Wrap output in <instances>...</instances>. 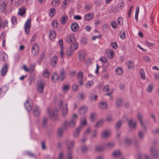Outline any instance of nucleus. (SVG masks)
<instances>
[{
    "label": "nucleus",
    "instance_id": "nucleus-1",
    "mask_svg": "<svg viewBox=\"0 0 159 159\" xmlns=\"http://www.w3.org/2000/svg\"><path fill=\"white\" fill-rule=\"evenodd\" d=\"M58 106L60 110L61 111L62 116L64 117H66L68 111L67 103L61 100L59 102Z\"/></svg>",
    "mask_w": 159,
    "mask_h": 159
},
{
    "label": "nucleus",
    "instance_id": "nucleus-2",
    "mask_svg": "<svg viewBox=\"0 0 159 159\" xmlns=\"http://www.w3.org/2000/svg\"><path fill=\"white\" fill-rule=\"evenodd\" d=\"M76 120L75 118H71L69 122L66 121L64 123V127L66 129L69 127H73L75 126Z\"/></svg>",
    "mask_w": 159,
    "mask_h": 159
},
{
    "label": "nucleus",
    "instance_id": "nucleus-3",
    "mask_svg": "<svg viewBox=\"0 0 159 159\" xmlns=\"http://www.w3.org/2000/svg\"><path fill=\"white\" fill-rule=\"evenodd\" d=\"M47 112L50 117L54 119L57 118L58 115V110L57 108H54L52 111H51L50 109H48Z\"/></svg>",
    "mask_w": 159,
    "mask_h": 159
},
{
    "label": "nucleus",
    "instance_id": "nucleus-4",
    "mask_svg": "<svg viewBox=\"0 0 159 159\" xmlns=\"http://www.w3.org/2000/svg\"><path fill=\"white\" fill-rule=\"evenodd\" d=\"M150 152L151 155L154 157H157L159 156L158 149L155 146H152L150 148Z\"/></svg>",
    "mask_w": 159,
    "mask_h": 159
},
{
    "label": "nucleus",
    "instance_id": "nucleus-5",
    "mask_svg": "<svg viewBox=\"0 0 159 159\" xmlns=\"http://www.w3.org/2000/svg\"><path fill=\"white\" fill-rule=\"evenodd\" d=\"M39 52V45L36 44L33 46L31 50V52L34 56H37Z\"/></svg>",
    "mask_w": 159,
    "mask_h": 159
},
{
    "label": "nucleus",
    "instance_id": "nucleus-6",
    "mask_svg": "<svg viewBox=\"0 0 159 159\" xmlns=\"http://www.w3.org/2000/svg\"><path fill=\"white\" fill-rule=\"evenodd\" d=\"M45 86V84L43 82H42L38 84L37 91L40 93H42L44 91V89Z\"/></svg>",
    "mask_w": 159,
    "mask_h": 159
},
{
    "label": "nucleus",
    "instance_id": "nucleus-7",
    "mask_svg": "<svg viewBox=\"0 0 159 159\" xmlns=\"http://www.w3.org/2000/svg\"><path fill=\"white\" fill-rule=\"evenodd\" d=\"M31 20L28 18L25 25V29L26 32L28 34L30 32L31 25Z\"/></svg>",
    "mask_w": 159,
    "mask_h": 159
},
{
    "label": "nucleus",
    "instance_id": "nucleus-8",
    "mask_svg": "<svg viewBox=\"0 0 159 159\" xmlns=\"http://www.w3.org/2000/svg\"><path fill=\"white\" fill-rule=\"evenodd\" d=\"M66 40L68 43H73L75 42V38L73 34H70L67 37Z\"/></svg>",
    "mask_w": 159,
    "mask_h": 159
},
{
    "label": "nucleus",
    "instance_id": "nucleus-9",
    "mask_svg": "<svg viewBox=\"0 0 159 159\" xmlns=\"http://www.w3.org/2000/svg\"><path fill=\"white\" fill-rule=\"evenodd\" d=\"M8 65L7 64H4V66L0 70V75L2 76H4L7 71Z\"/></svg>",
    "mask_w": 159,
    "mask_h": 159
},
{
    "label": "nucleus",
    "instance_id": "nucleus-10",
    "mask_svg": "<svg viewBox=\"0 0 159 159\" xmlns=\"http://www.w3.org/2000/svg\"><path fill=\"white\" fill-rule=\"evenodd\" d=\"M110 131L104 130L102 132L101 136L102 138L106 139L110 136Z\"/></svg>",
    "mask_w": 159,
    "mask_h": 159
},
{
    "label": "nucleus",
    "instance_id": "nucleus-11",
    "mask_svg": "<svg viewBox=\"0 0 159 159\" xmlns=\"http://www.w3.org/2000/svg\"><path fill=\"white\" fill-rule=\"evenodd\" d=\"M8 88L6 86L2 87L0 89V97H3L7 91Z\"/></svg>",
    "mask_w": 159,
    "mask_h": 159
},
{
    "label": "nucleus",
    "instance_id": "nucleus-12",
    "mask_svg": "<svg viewBox=\"0 0 159 159\" xmlns=\"http://www.w3.org/2000/svg\"><path fill=\"white\" fill-rule=\"evenodd\" d=\"M67 143L68 144L67 148L69 150H71L73 148L74 145V142L72 141L67 140L66 141Z\"/></svg>",
    "mask_w": 159,
    "mask_h": 159
},
{
    "label": "nucleus",
    "instance_id": "nucleus-13",
    "mask_svg": "<svg viewBox=\"0 0 159 159\" xmlns=\"http://www.w3.org/2000/svg\"><path fill=\"white\" fill-rule=\"evenodd\" d=\"M0 11L2 13L5 12L6 14H7V11L6 12V4L3 1L0 2Z\"/></svg>",
    "mask_w": 159,
    "mask_h": 159
},
{
    "label": "nucleus",
    "instance_id": "nucleus-14",
    "mask_svg": "<svg viewBox=\"0 0 159 159\" xmlns=\"http://www.w3.org/2000/svg\"><path fill=\"white\" fill-rule=\"evenodd\" d=\"M56 36V34L55 31L53 30H51L49 33L50 39L52 40H53L55 38Z\"/></svg>",
    "mask_w": 159,
    "mask_h": 159
},
{
    "label": "nucleus",
    "instance_id": "nucleus-15",
    "mask_svg": "<svg viewBox=\"0 0 159 159\" xmlns=\"http://www.w3.org/2000/svg\"><path fill=\"white\" fill-rule=\"evenodd\" d=\"M82 127L81 126H80L78 127L74 133V137H77L79 136L80 132L82 130Z\"/></svg>",
    "mask_w": 159,
    "mask_h": 159
},
{
    "label": "nucleus",
    "instance_id": "nucleus-16",
    "mask_svg": "<svg viewBox=\"0 0 159 159\" xmlns=\"http://www.w3.org/2000/svg\"><path fill=\"white\" fill-rule=\"evenodd\" d=\"M25 106L28 111H30L32 108V103L31 102L30 103L27 100L25 103Z\"/></svg>",
    "mask_w": 159,
    "mask_h": 159
},
{
    "label": "nucleus",
    "instance_id": "nucleus-17",
    "mask_svg": "<svg viewBox=\"0 0 159 159\" xmlns=\"http://www.w3.org/2000/svg\"><path fill=\"white\" fill-rule=\"evenodd\" d=\"M80 123L81 126L83 127L87 124L86 118L85 116H83L80 119Z\"/></svg>",
    "mask_w": 159,
    "mask_h": 159
},
{
    "label": "nucleus",
    "instance_id": "nucleus-18",
    "mask_svg": "<svg viewBox=\"0 0 159 159\" xmlns=\"http://www.w3.org/2000/svg\"><path fill=\"white\" fill-rule=\"evenodd\" d=\"M40 112V111L39 108L37 106H35L33 111L34 115L36 116H38L39 115Z\"/></svg>",
    "mask_w": 159,
    "mask_h": 159
},
{
    "label": "nucleus",
    "instance_id": "nucleus-19",
    "mask_svg": "<svg viewBox=\"0 0 159 159\" xmlns=\"http://www.w3.org/2000/svg\"><path fill=\"white\" fill-rule=\"evenodd\" d=\"M58 61V57L56 56H54L52 60L51 65L52 67H55Z\"/></svg>",
    "mask_w": 159,
    "mask_h": 159
},
{
    "label": "nucleus",
    "instance_id": "nucleus-20",
    "mask_svg": "<svg viewBox=\"0 0 159 159\" xmlns=\"http://www.w3.org/2000/svg\"><path fill=\"white\" fill-rule=\"evenodd\" d=\"M129 125L131 128H135L136 126V122L132 120H130L129 122Z\"/></svg>",
    "mask_w": 159,
    "mask_h": 159
},
{
    "label": "nucleus",
    "instance_id": "nucleus-21",
    "mask_svg": "<svg viewBox=\"0 0 159 159\" xmlns=\"http://www.w3.org/2000/svg\"><path fill=\"white\" fill-rule=\"evenodd\" d=\"M22 68L25 72L30 73L32 72L34 69V67H30L29 68H28L25 65L23 66Z\"/></svg>",
    "mask_w": 159,
    "mask_h": 159
},
{
    "label": "nucleus",
    "instance_id": "nucleus-22",
    "mask_svg": "<svg viewBox=\"0 0 159 159\" xmlns=\"http://www.w3.org/2000/svg\"><path fill=\"white\" fill-rule=\"evenodd\" d=\"M87 110L88 109L86 107H82L79 110V113L80 115H83L85 113Z\"/></svg>",
    "mask_w": 159,
    "mask_h": 159
},
{
    "label": "nucleus",
    "instance_id": "nucleus-23",
    "mask_svg": "<svg viewBox=\"0 0 159 159\" xmlns=\"http://www.w3.org/2000/svg\"><path fill=\"white\" fill-rule=\"evenodd\" d=\"M79 29L78 24L76 23L73 24L71 25V29L74 32H76Z\"/></svg>",
    "mask_w": 159,
    "mask_h": 159
},
{
    "label": "nucleus",
    "instance_id": "nucleus-24",
    "mask_svg": "<svg viewBox=\"0 0 159 159\" xmlns=\"http://www.w3.org/2000/svg\"><path fill=\"white\" fill-rule=\"evenodd\" d=\"M99 107L102 109H105L107 108V105L106 102H102L99 104Z\"/></svg>",
    "mask_w": 159,
    "mask_h": 159
},
{
    "label": "nucleus",
    "instance_id": "nucleus-25",
    "mask_svg": "<svg viewBox=\"0 0 159 159\" xmlns=\"http://www.w3.org/2000/svg\"><path fill=\"white\" fill-rule=\"evenodd\" d=\"M73 44L71 45L70 48V50L72 51H74L77 49L78 47V43L76 42L73 43Z\"/></svg>",
    "mask_w": 159,
    "mask_h": 159
},
{
    "label": "nucleus",
    "instance_id": "nucleus-26",
    "mask_svg": "<svg viewBox=\"0 0 159 159\" xmlns=\"http://www.w3.org/2000/svg\"><path fill=\"white\" fill-rule=\"evenodd\" d=\"M137 118L138 120L140 121L141 125L143 126L144 128H145V127L142 121L143 116L140 113H138L137 114Z\"/></svg>",
    "mask_w": 159,
    "mask_h": 159
},
{
    "label": "nucleus",
    "instance_id": "nucleus-27",
    "mask_svg": "<svg viewBox=\"0 0 159 159\" xmlns=\"http://www.w3.org/2000/svg\"><path fill=\"white\" fill-rule=\"evenodd\" d=\"M67 20V17L66 15H63L60 18V22L61 24L64 25L66 23Z\"/></svg>",
    "mask_w": 159,
    "mask_h": 159
},
{
    "label": "nucleus",
    "instance_id": "nucleus-28",
    "mask_svg": "<svg viewBox=\"0 0 159 159\" xmlns=\"http://www.w3.org/2000/svg\"><path fill=\"white\" fill-rule=\"evenodd\" d=\"M58 75L57 73H54L52 74V80L53 82H56L58 80Z\"/></svg>",
    "mask_w": 159,
    "mask_h": 159
},
{
    "label": "nucleus",
    "instance_id": "nucleus-29",
    "mask_svg": "<svg viewBox=\"0 0 159 159\" xmlns=\"http://www.w3.org/2000/svg\"><path fill=\"white\" fill-rule=\"evenodd\" d=\"M60 80L62 81L64 78H65V72L64 70L63 69H61L60 71Z\"/></svg>",
    "mask_w": 159,
    "mask_h": 159
},
{
    "label": "nucleus",
    "instance_id": "nucleus-30",
    "mask_svg": "<svg viewBox=\"0 0 159 159\" xmlns=\"http://www.w3.org/2000/svg\"><path fill=\"white\" fill-rule=\"evenodd\" d=\"M112 155L114 157L117 158L121 155V152L119 150H115L113 152Z\"/></svg>",
    "mask_w": 159,
    "mask_h": 159
},
{
    "label": "nucleus",
    "instance_id": "nucleus-31",
    "mask_svg": "<svg viewBox=\"0 0 159 159\" xmlns=\"http://www.w3.org/2000/svg\"><path fill=\"white\" fill-rule=\"evenodd\" d=\"M93 16V14L89 13L85 15L84 19L86 20H91Z\"/></svg>",
    "mask_w": 159,
    "mask_h": 159
},
{
    "label": "nucleus",
    "instance_id": "nucleus-32",
    "mask_svg": "<svg viewBox=\"0 0 159 159\" xmlns=\"http://www.w3.org/2000/svg\"><path fill=\"white\" fill-rule=\"evenodd\" d=\"M50 73L48 69H46L43 71V75L45 78H48L50 76Z\"/></svg>",
    "mask_w": 159,
    "mask_h": 159
},
{
    "label": "nucleus",
    "instance_id": "nucleus-33",
    "mask_svg": "<svg viewBox=\"0 0 159 159\" xmlns=\"http://www.w3.org/2000/svg\"><path fill=\"white\" fill-rule=\"evenodd\" d=\"M106 119V121L108 123L112 122L114 120L112 116L110 115L107 116Z\"/></svg>",
    "mask_w": 159,
    "mask_h": 159
},
{
    "label": "nucleus",
    "instance_id": "nucleus-34",
    "mask_svg": "<svg viewBox=\"0 0 159 159\" xmlns=\"http://www.w3.org/2000/svg\"><path fill=\"white\" fill-rule=\"evenodd\" d=\"M115 72L117 75H121L123 73V70L121 67H118L116 69Z\"/></svg>",
    "mask_w": 159,
    "mask_h": 159
},
{
    "label": "nucleus",
    "instance_id": "nucleus-35",
    "mask_svg": "<svg viewBox=\"0 0 159 159\" xmlns=\"http://www.w3.org/2000/svg\"><path fill=\"white\" fill-rule=\"evenodd\" d=\"M115 146L114 143L113 142H111L108 143L106 145L105 147L108 149H110L113 148Z\"/></svg>",
    "mask_w": 159,
    "mask_h": 159
},
{
    "label": "nucleus",
    "instance_id": "nucleus-36",
    "mask_svg": "<svg viewBox=\"0 0 159 159\" xmlns=\"http://www.w3.org/2000/svg\"><path fill=\"white\" fill-rule=\"evenodd\" d=\"M103 120H101L98 121L95 125L96 128H99L103 124Z\"/></svg>",
    "mask_w": 159,
    "mask_h": 159
},
{
    "label": "nucleus",
    "instance_id": "nucleus-37",
    "mask_svg": "<svg viewBox=\"0 0 159 159\" xmlns=\"http://www.w3.org/2000/svg\"><path fill=\"white\" fill-rule=\"evenodd\" d=\"M0 58L3 61H5L7 59V56L5 53L3 52L1 55Z\"/></svg>",
    "mask_w": 159,
    "mask_h": 159
},
{
    "label": "nucleus",
    "instance_id": "nucleus-38",
    "mask_svg": "<svg viewBox=\"0 0 159 159\" xmlns=\"http://www.w3.org/2000/svg\"><path fill=\"white\" fill-rule=\"evenodd\" d=\"M60 0H53L52 2V4L53 6L56 7L60 4Z\"/></svg>",
    "mask_w": 159,
    "mask_h": 159
},
{
    "label": "nucleus",
    "instance_id": "nucleus-39",
    "mask_svg": "<svg viewBox=\"0 0 159 159\" xmlns=\"http://www.w3.org/2000/svg\"><path fill=\"white\" fill-rule=\"evenodd\" d=\"M25 13V8L24 7H22L19 9L18 14L19 15L22 16Z\"/></svg>",
    "mask_w": 159,
    "mask_h": 159
},
{
    "label": "nucleus",
    "instance_id": "nucleus-40",
    "mask_svg": "<svg viewBox=\"0 0 159 159\" xmlns=\"http://www.w3.org/2000/svg\"><path fill=\"white\" fill-rule=\"evenodd\" d=\"M116 106L117 107H120L122 105V100L120 98L118 99L116 101Z\"/></svg>",
    "mask_w": 159,
    "mask_h": 159
},
{
    "label": "nucleus",
    "instance_id": "nucleus-41",
    "mask_svg": "<svg viewBox=\"0 0 159 159\" xmlns=\"http://www.w3.org/2000/svg\"><path fill=\"white\" fill-rule=\"evenodd\" d=\"M140 74L141 78L143 80H145L146 79V76L145 72L143 69H141L140 71Z\"/></svg>",
    "mask_w": 159,
    "mask_h": 159
},
{
    "label": "nucleus",
    "instance_id": "nucleus-42",
    "mask_svg": "<svg viewBox=\"0 0 159 159\" xmlns=\"http://www.w3.org/2000/svg\"><path fill=\"white\" fill-rule=\"evenodd\" d=\"M93 82L92 81H89L87 82L85 84V86L87 88H90L93 85Z\"/></svg>",
    "mask_w": 159,
    "mask_h": 159
},
{
    "label": "nucleus",
    "instance_id": "nucleus-43",
    "mask_svg": "<svg viewBox=\"0 0 159 159\" xmlns=\"http://www.w3.org/2000/svg\"><path fill=\"white\" fill-rule=\"evenodd\" d=\"M108 56L109 58H112L114 57V52L113 51L109 50L107 51Z\"/></svg>",
    "mask_w": 159,
    "mask_h": 159
},
{
    "label": "nucleus",
    "instance_id": "nucleus-44",
    "mask_svg": "<svg viewBox=\"0 0 159 159\" xmlns=\"http://www.w3.org/2000/svg\"><path fill=\"white\" fill-rule=\"evenodd\" d=\"M77 78L79 80H83V74L82 72L80 71L78 73Z\"/></svg>",
    "mask_w": 159,
    "mask_h": 159
},
{
    "label": "nucleus",
    "instance_id": "nucleus-45",
    "mask_svg": "<svg viewBox=\"0 0 159 159\" xmlns=\"http://www.w3.org/2000/svg\"><path fill=\"white\" fill-rule=\"evenodd\" d=\"M138 137L140 139H143L144 137V133L141 131H139L138 134Z\"/></svg>",
    "mask_w": 159,
    "mask_h": 159
},
{
    "label": "nucleus",
    "instance_id": "nucleus-46",
    "mask_svg": "<svg viewBox=\"0 0 159 159\" xmlns=\"http://www.w3.org/2000/svg\"><path fill=\"white\" fill-rule=\"evenodd\" d=\"M81 152L82 153L86 152L88 150V148L86 145H83L81 147Z\"/></svg>",
    "mask_w": 159,
    "mask_h": 159
},
{
    "label": "nucleus",
    "instance_id": "nucleus-47",
    "mask_svg": "<svg viewBox=\"0 0 159 159\" xmlns=\"http://www.w3.org/2000/svg\"><path fill=\"white\" fill-rule=\"evenodd\" d=\"M90 120L91 121H94L96 118V114L93 113L90 114Z\"/></svg>",
    "mask_w": 159,
    "mask_h": 159
},
{
    "label": "nucleus",
    "instance_id": "nucleus-48",
    "mask_svg": "<svg viewBox=\"0 0 159 159\" xmlns=\"http://www.w3.org/2000/svg\"><path fill=\"white\" fill-rule=\"evenodd\" d=\"M92 7V6L91 4L89 3L86 4L84 6V8L86 11L90 10Z\"/></svg>",
    "mask_w": 159,
    "mask_h": 159
},
{
    "label": "nucleus",
    "instance_id": "nucleus-49",
    "mask_svg": "<svg viewBox=\"0 0 159 159\" xmlns=\"http://www.w3.org/2000/svg\"><path fill=\"white\" fill-rule=\"evenodd\" d=\"M55 10L54 8H52L50 11L49 15L51 16H53L55 14Z\"/></svg>",
    "mask_w": 159,
    "mask_h": 159
},
{
    "label": "nucleus",
    "instance_id": "nucleus-50",
    "mask_svg": "<svg viewBox=\"0 0 159 159\" xmlns=\"http://www.w3.org/2000/svg\"><path fill=\"white\" fill-rule=\"evenodd\" d=\"M153 89V87L152 85L150 84L147 88V90L148 93H151Z\"/></svg>",
    "mask_w": 159,
    "mask_h": 159
},
{
    "label": "nucleus",
    "instance_id": "nucleus-51",
    "mask_svg": "<svg viewBox=\"0 0 159 159\" xmlns=\"http://www.w3.org/2000/svg\"><path fill=\"white\" fill-rule=\"evenodd\" d=\"M11 22L12 24L16 25L17 23V18L15 16H13L11 18Z\"/></svg>",
    "mask_w": 159,
    "mask_h": 159
},
{
    "label": "nucleus",
    "instance_id": "nucleus-52",
    "mask_svg": "<svg viewBox=\"0 0 159 159\" xmlns=\"http://www.w3.org/2000/svg\"><path fill=\"white\" fill-rule=\"evenodd\" d=\"M79 86L77 84H74L72 86V89L74 91H76L79 89Z\"/></svg>",
    "mask_w": 159,
    "mask_h": 159
},
{
    "label": "nucleus",
    "instance_id": "nucleus-53",
    "mask_svg": "<svg viewBox=\"0 0 159 159\" xmlns=\"http://www.w3.org/2000/svg\"><path fill=\"white\" fill-rule=\"evenodd\" d=\"M96 150L98 151H101L104 149L103 147L102 146H98L96 147Z\"/></svg>",
    "mask_w": 159,
    "mask_h": 159
},
{
    "label": "nucleus",
    "instance_id": "nucleus-54",
    "mask_svg": "<svg viewBox=\"0 0 159 159\" xmlns=\"http://www.w3.org/2000/svg\"><path fill=\"white\" fill-rule=\"evenodd\" d=\"M62 89L64 91H67L69 89V85L68 84H66L63 86Z\"/></svg>",
    "mask_w": 159,
    "mask_h": 159
},
{
    "label": "nucleus",
    "instance_id": "nucleus-55",
    "mask_svg": "<svg viewBox=\"0 0 159 159\" xmlns=\"http://www.w3.org/2000/svg\"><path fill=\"white\" fill-rule=\"evenodd\" d=\"M120 38L122 39H124L125 38L126 35L124 31L120 32Z\"/></svg>",
    "mask_w": 159,
    "mask_h": 159
},
{
    "label": "nucleus",
    "instance_id": "nucleus-56",
    "mask_svg": "<svg viewBox=\"0 0 159 159\" xmlns=\"http://www.w3.org/2000/svg\"><path fill=\"white\" fill-rule=\"evenodd\" d=\"M52 25L54 28H57L58 25V21L57 20L53 21L52 23Z\"/></svg>",
    "mask_w": 159,
    "mask_h": 159
},
{
    "label": "nucleus",
    "instance_id": "nucleus-57",
    "mask_svg": "<svg viewBox=\"0 0 159 159\" xmlns=\"http://www.w3.org/2000/svg\"><path fill=\"white\" fill-rule=\"evenodd\" d=\"M143 59L145 61L147 62H150V59L148 56H145L143 57Z\"/></svg>",
    "mask_w": 159,
    "mask_h": 159
},
{
    "label": "nucleus",
    "instance_id": "nucleus-58",
    "mask_svg": "<svg viewBox=\"0 0 159 159\" xmlns=\"http://www.w3.org/2000/svg\"><path fill=\"white\" fill-rule=\"evenodd\" d=\"M128 66L129 69H131L134 66V64L132 61H129L128 64Z\"/></svg>",
    "mask_w": 159,
    "mask_h": 159
},
{
    "label": "nucleus",
    "instance_id": "nucleus-59",
    "mask_svg": "<svg viewBox=\"0 0 159 159\" xmlns=\"http://www.w3.org/2000/svg\"><path fill=\"white\" fill-rule=\"evenodd\" d=\"M111 24L112 27L113 28H114V29L116 28L118 26V25H117V23L114 21H112L111 22Z\"/></svg>",
    "mask_w": 159,
    "mask_h": 159
},
{
    "label": "nucleus",
    "instance_id": "nucleus-60",
    "mask_svg": "<svg viewBox=\"0 0 159 159\" xmlns=\"http://www.w3.org/2000/svg\"><path fill=\"white\" fill-rule=\"evenodd\" d=\"M91 130V129L90 128H89L86 129L85 131L84 132L83 134V135L84 136H85L88 134Z\"/></svg>",
    "mask_w": 159,
    "mask_h": 159
},
{
    "label": "nucleus",
    "instance_id": "nucleus-61",
    "mask_svg": "<svg viewBox=\"0 0 159 159\" xmlns=\"http://www.w3.org/2000/svg\"><path fill=\"white\" fill-rule=\"evenodd\" d=\"M58 134L59 136H61L63 133V129L62 128H60L58 129Z\"/></svg>",
    "mask_w": 159,
    "mask_h": 159
},
{
    "label": "nucleus",
    "instance_id": "nucleus-62",
    "mask_svg": "<svg viewBox=\"0 0 159 159\" xmlns=\"http://www.w3.org/2000/svg\"><path fill=\"white\" fill-rule=\"evenodd\" d=\"M98 134V132L96 130H94L93 131V134L91 136L92 138H95Z\"/></svg>",
    "mask_w": 159,
    "mask_h": 159
},
{
    "label": "nucleus",
    "instance_id": "nucleus-63",
    "mask_svg": "<svg viewBox=\"0 0 159 159\" xmlns=\"http://www.w3.org/2000/svg\"><path fill=\"white\" fill-rule=\"evenodd\" d=\"M123 19L121 17H119L118 19V22L120 25H122L123 24Z\"/></svg>",
    "mask_w": 159,
    "mask_h": 159
},
{
    "label": "nucleus",
    "instance_id": "nucleus-64",
    "mask_svg": "<svg viewBox=\"0 0 159 159\" xmlns=\"http://www.w3.org/2000/svg\"><path fill=\"white\" fill-rule=\"evenodd\" d=\"M97 97L96 95L92 94L90 96V98L92 101H94L96 99Z\"/></svg>",
    "mask_w": 159,
    "mask_h": 159
}]
</instances>
